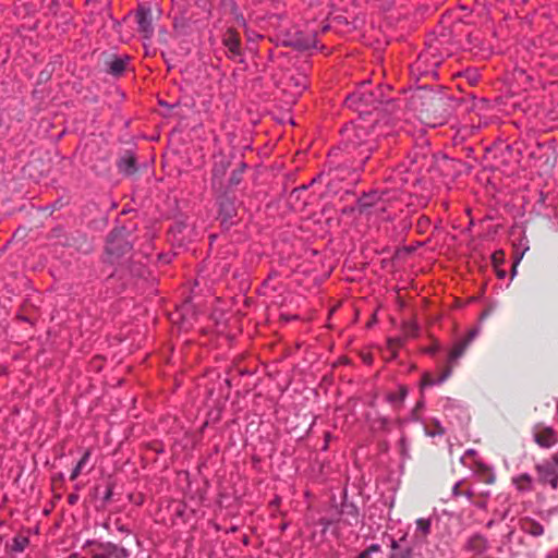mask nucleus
Listing matches in <instances>:
<instances>
[{
	"mask_svg": "<svg viewBox=\"0 0 558 558\" xmlns=\"http://www.w3.org/2000/svg\"><path fill=\"white\" fill-rule=\"evenodd\" d=\"M546 558H555V555H554L553 553H548V554L546 555Z\"/></svg>",
	"mask_w": 558,
	"mask_h": 558,
	"instance_id": "49530a36",
	"label": "nucleus"
},
{
	"mask_svg": "<svg viewBox=\"0 0 558 558\" xmlns=\"http://www.w3.org/2000/svg\"><path fill=\"white\" fill-rule=\"evenodd\" d=\"M439 64H440V61H439L437 58H435V57H434V59H433V61H432V65H433V66H437V65H439Z\"/></svg>",
	"mask_w": 558,
	"mask_h": 558,
	"instance_id": "a19ab883",
	"label": "nucleus"
},
{
	"mask_svg": "<svg viewBox=\"0 0 558 558\" xmlns=\"http://www.w3.org/2000/svg\"><path fill=\"white\" fill-rule=\"evenodd\" d=\"M497 276H498L499 278H505V276H506V271H505V270H497Z\"/></svg>",
	"mask_w": 558,
	"mask_h": 558,
	"instance_id": "79ce46f5",
	"label": "nucleus"
},
{
	"mask_svg": "<svg viewBox=\"0 0 558 558\" xmlns=\"http://www.w3.org/2000/svg\"><path fill=\"white\" fill-rule=\"evenodd\" d=\"M461 482H457L452 487V495L454 497H459L461 495V492L459 489Z\"/></svg>",
	"mask_w": 558,
	"mask_h": 558,
	"instance_id": "c756f323",
	"label": "nucleus"
},
{
	"mask_svg": "<svg viewBox=\"0 0 558 558\" xmlns=\"http://www.w3.org/2000/svg\"><path fill=\"white\" fill-rule=\"evenodd\" d=\"M223 45L228 49L229 58H236L241 56L240 39L235 33L229 31L223 37Z\"/></svg>",
	"mask_w": 558,
	"mask_h": 558,
	"instance_id": "9b49d317",
	"label": "nucleus"
},
{
	"mask_svg": "<svg viewBox=\"0 0 558 558\" xmlns=\"http://www.w3.org/2000/svg\"><path fill=\"white\" fill-rule=\"evenodd\" d=\"M534 440L543 448H550L557 442V436L551 428H545L534 434Z\"/></svg>",
	"mask_w": 558,
	"mask_h": 558,
	"instance_id": "f8f14e48",
	"label": "nucleus"
},
{
	"mask_svg": "<svg viewBox=\"0 0 558 558\" xmlns=\"http://www.w3.org/2000/svg\"><path fill=\"white\" fill-rule=\"evenodd\" d=\"M391 186L383 190H374L364 193L356 202V209L361 215L367 217L375 216L376 218L386 220L389 216H384L388 207L397 201H400L404 191L402 186L414 183L417 181L416 168L405 169L404 166L398 167L392 177H390Z\"/></svg>",
	"mask_w": 558,
	"mask_h": 558,
	"instance_id": "f257e3e1",
	"label": "nucleus"
},
{
	"mask_svg": "<svg viewBox=\"0 0 558 558\" xmlns=\"http://www.w3.org/2000/svg\"><path fill=\"white\" fill-rule=\"evenodd\" d=\"M466 458L464 454L460 458V461L463 465H466Z\"/></svg>",
	"mask_w": 558,
	"mask_h": 558,
	"instance_id": "c03bdc74",
	"label": "nucleus"
},
{
	"mask_svg": "<svg viewBox=\"0 0 558 558\" xmlns=\"http://www.w3.org/2000/svg\"><path fill=\"white\" fill-rule=\"evenodd\" d=\"M132 243L128 238L125 230L114 229L107 238L106 253L110 263L118 262L125 254L131 252Z\"/></svg>",
	"mask_w": 558,
	"mask_h": 558,
	"instance_id": "20e7f679",
	"label": "nucleus"
},
{
	"mask_svg": "<svg viewBox=\"0 0 558 558\" xmlns=\"http://www.w3.org/2000/svg\"><path fill=\"white\" fill-rule=\"evenodd\" d=\"M89 458H90V451L86 450L76 465H80V469L83 470L85 468V465L87 464Z\"/></svg>",
	"mask_w": 558,
	"mask_h": 558,
	"instance_id": "393cba45",
	"label": "nucleus"
},
{
	"mask_svg": "<svg viewBox=\"0 0 558 558\" xmlns=\"http://www.w3.org/2000/svg\"><path fill=\"white\" fill-rule=\"evenodd\" d=\"M359 181V174L356 172L353 173L352 183H355Z\"/></svg>",
	"mask_w": 558,
	"mask_h": 558,
	"instance_id": "37998d69",
	"label": "nucleus"
},
{
	"mask_svg": "<svg viewBox=\"0 0 558 558\" xmlns=\"http://www.w3.org/2000/svg\"><path fill=\"white\" fill-rule=\"evenodd\" d=\"M182 228H185V226H181V225L177 226V229H178L179 232H181Z\"/></svg>",
	"mask_w": 558,
	"mask_h": 558,
	"instance_id": "de8ad7c7",
	"label": "nucleus"
},
{
	"mask_svg": "<svg viewBox=\"0 0 558 558\" xmlns=\"http://www.w3.org/2000/svg\"><path fill=\"white\" fill-rule=\"evenodd\" d=\"M416 530L421 532L424 536L427 535L430 531V520L424 518L417 519Z\"/></svg>",
	"mask_w": 558,
	"mask_h": 558,
	"instance_id": "412c9836",
	"label": "nucleus"
},
{
	"mask_svg": "<svg viewBox=\"0 0 558 558\" xmlns=\"http://www.w3.org/2000/svg\"><path fill=\"white\" fill-rule=\"evenodd\" d=\"M342 136L344 150L349 154H355L360 167L363 166L375 148L373 142L367 138L368 132L366 129L362 125L347 128Z\"/></svg>",
	"mask_w": 558,
	"mask_h": 558,
	"instance_id": "f03ea898",
	"label": "nucleus"
},
{
	"mask_svg": "<svg viewBox=\"0 0 558 558\" xmlns=\"http://www.w3.org/2000/svg\"><path fill=\"white\" fill-rule=\"evenodd\" d=\"M411 327H412V331L411 332L409 331V335L415 336V332L417 331V326L416 325H412Z\"/></svg>",
	"mask_w": 558,
	"mask_h": 558,
	"instance_id": "ea45409f",
	"label": "nucleus"
},
{
	"mask_svg": "<svg viewBox=\"0 0 558 558\" xmlns=\"http://www.w3.org/2000/svg\"><path fill=\"white\" fill-rule=\"evenodd\" d=\"M493 263L496 267H498L499 264L504 260V253L502 251H497L492 255Z\"/></svg>",
	"mask_w": 558,
	"mask_h": 558,
	"instance_id": "b1692460",
	"label": "nucleus"
},
{
	"mask_svg": "<svg viewBox=\"0 0 558 558\" xmlns=\"http://www.w3.org/2000/svg\"><path fill=\"white\" fill-rule=\"evenodd\" d=\"M428 54H429V52H428V51H426V52L421 53V54L418 56V59H417V62H416V66H417V68H420V65H421L422 63H424L425 61H427V59H428Z\"/></svg>",
	"mask_w": 558,
	"mask_h": 558,
	"instance_id": "c85d7f7f",
	"label": "nucleus"
},
{
	"mask_svg": "<svg viewBox=\"0 0 558 558\" xmlns=\"http://www.w3.org/2000/svg\"><path fill=\"white\" fill-rule=\"evenodd\" d=\"M99 551L93 558H130V551L114 543L107 542L98 545Z\"/></svg>",
	"mask_w": 558,
	"mask_h": 558,
	"instance_id": "6e6552de",
	"label": "nucleus"
},
{
	"mask_svg": "<svg viewBox=\"0 0 558 558\" xmlns=\"http://www.w3.org/2000/svg\"><path fill=\"white\" fill-rule=\"evenodd\" d=\"M83 470L80 469V465H75V468L72 470L71 472V475H70V480L71 481H74L78 477V475L81 474Z\"/></svg>",
	"mask_w": 558,
	"mask_h": 558,
	"instance_id": "bb28decb",
	"label": "nucleus"
},
{
	"mask_svg": "<svg viewBox=\"0 0 558 558\" xmlns=\"http://www.w3.org/2000/svg\"><path fill=\"white\" fill-rule=\"evenodd\" d=\"M408 395V389L404 386H400L397 392H390L387 396L388 402L393 405L401 404Z\"/></svg>",
	"mask_w": 558,
	"mask_h": 558,
	"instance_id": "dca6fc26",
	"label": "nucleus"
},
{
	"mask_svg": "<svg viewBox=\"0 0 558 558\" xmlns=\"http://www.w3.org/2000/svg\"><path fill=\"white\" fill-rule=\"evenodd\" d=\"M344 102L349 108L367 111L368 108H377V105L388 104L389 100L383 97L381 90H368V83L363 82L357 90L347 96Z\"/></svg>",
	"mask_w": 558,
	"mask_h": 558,
	"instance_id": "7ed1b4c3",
	"label": "nucleus"
},
{
	"mask_svg": "<svg viewBox=\"0 0 558 558\" xmlns=\"http://www.w3.org/2000/svg\"><path fill=\"white\" fill-rule=\"evenodd\" d=\"M245 167H246V166H245V163H242V165H241V167H240V169L234 170V171L232 172V174H231V177H230V179H229V184H230V185H238V184L241 182V180H242V173H243V171H244Z\"/></svg>",
	"mask_w": 558,
	"mask_h": 558,
	"instance_id": "4be33fe9",
	"label": "nucleus"
},
{
	"mask_svg": "<svg viewBox=\"0 0 558 558\" xmlns=\"http://www.w3.org/2000/svg\"><path fill=\"white\" fill-rule=\"evenodd\" d=\"M381 554V547L378 544H372L355 558H377Z\"/></svg>",
	"mask_w": 558,
	"mask_h": 558,
	"instance_id": "f3484780",
	"label": "nucleus"
},
{
	"mask_svg": "<svg viewBox=\"0 0 558 558\" xmlns=\"http://www.w3.org/2000/svg\"><path fill=\"white\" fill-rule=\"evenodd\" d=\"M477 333H478V330H477V329H473V330H471V331L468 333L466 338H465L463 341H464L465 343H468V345H470V343H471V342L476 338Z\"/></svg>",
	"mask_w": 558,
	"mask_h": 558,
	"instance_id": "a878e982",
	"label": "nucleus"
},
{
	"mask_svg": "<svg viewBox=\"0 0 558 558\" xmlns=\"http://www.w3.org/2000/svg\"><path fill=\"white\" fill-rule=\"evenodd\" d=\"M287 44L300 50H307L315 47L316 37L314 34L296 33Z\"/></svg>",
	"mask_w": 558,
	"mask_h": 558,
	"instance_id": "1a4fd4ad",
	"label": "nucleus"
},
{
	"mask_svg": "<svg viewBox=\"0 0 558 558\" xmlns=\"http://www.w3.org/2000/svg\"><path fill=\"white\" fill-rule=\"evenodd\" d=\"M465 549L475 555H482L487 549V542L482 535L475 534L466 542Z\"/></svg>",
	"mask_w": 558,
	"mask_h": 558,
	"instance_id": "ddd939ff",
	"label": "nucleus"
},
{
	"mask_svg": "<svg viewBox=\"0 0 558 558\" xmlns=\"http://www.w3.org/2000/svg\"><path fill=\"white\" fill-rule=\"evenodd\" d=\"M555 555V558H558V549L556 550V553H553Z\"/></svg>",
	"mask_w": 558,
	"mask_h": 558,
	"instance_id": "8fccbe9b",
	"label": "nucleus"
},
{
	"mask_svg": "<svg viewBox=\"0 0 558 558\" xmlns=\"http://www.w3.org/2000/svg\"><path fill=\"white\" fill-rule=\"evenodd\" d=\"M400 446H401V449H402V453L405 454L407 444H405V439L404 438H401Z\"/></svg>",
	"mask_w": 558,
	"mask_h": 558,
	"instance_id": "f704fd0d",
	"label": "nucleus"
},
{
	"mask_svg": "<svg viewBox=\"0 0 558 558\" xmlns=\"http://www.w3.org/2000/svg\"><path fill=\"white\" fill-rule=\"evenodd\" d=\"M302 82H296L295 85L296 87H299L301 90L305 89L306 88V83H305V80L304 78H301Z\"/></svg>",
	"mask_w": 558,
	"mask_h": 558,
	"instance_id": "473e14b6",
	"label": "nucleus"
},
{
	"mask_svg": "<svg viewBox=\"0 0 558 558\" xmlns=\"http://www.w3.org/2000/svg\"><path fill=\"white\" fill-rule=\"evenodd\" d=\"M520 259H521V256L520 257H517L514 263H513V267H512V277L517 274V266L518 264L520 263Z\"/></svg>",
	"mask_w": 558,
	"mask_h": 558,
	"instance_id": "2f4dec72",
	"label": "nucleus"
},
{
	"mask_svg": "<svg viewBox=\"0 0 558 558\" xmlns=\"http://www.w3.org/2000/svg\"><path fill=\"white\" fill-rule=\"evenodd\" d=\"M532 534L535 536L543 534V527L541 525L535 526L534 530L532 531Z\"/></svg>",
	"mask_w": 558,
	"mask_h": 558,
	"instance_id": "7c9ffc66",
	"label": "nucleus"
},
{
	"mask_svg": "<svg viewBox=\"0 0 558 558\" xmlns=\"http://www.w3.org/2000/svg\"><path fill=\"white\" fill-rule=\"evenodd\" d=\"M113 495V488L111 486H108L106 489V493L104 495V502H108Z\"/></svg>",
	"mask_w": 558,
	"mask_h": 558,
	"instance_id": "cd10ccee",
	"label": "nucleus"
},
{
	"mask_svg": "<svg viewBox=\"0 0 558 558\" xmlns=\"http://www.w3.org/2000/svg\"><path fill=\"white\" fill-rule=\"evenodd\" d=\"M451 375V368H446L438 377H434L429 374H425L422 379L423 387L441 385L445 383Z\"/></svg>",
	"mask_w": 558,
	"mask_h": 558,
	"instance_id": "2eb2a0df",
	"label": "nucleus"
},
{
	"mask_svg": "<svg viewBox=\"0 0 558 558\" xmlns=\"http://www.w3.org/2000/svg\"><path fill=\"white\" fill-rule=\"evenodd\" d=\"M465 496H466L469 499H471V498H472V496H473V494H472V492H466V493H465Z\"/></svg>",
	"mask_w": 558,
	"mask_h": 558,
	"instance_id": "a18cd8bd",
	"label": "nucleus"
},
{
	"mask_svg": "<svg viewBox=\"0 0 558 558\" xmlns=\"http://www.w3.org/2000/svg\"><path fill=\"white\" fill-rule=\"evenodd\" d=\"M322 523L325 527L333 523L343 524L348 526H356L360 523V512L356 506L353 504L344 502L341 505V509L338 513V519L336 521L322 519Z\"/></svg>",
	"mask_w": 558,
	"mask_h": 558,
	"instance_id": "423d86ee",
	"label": "nucleus"
},
{
	"mask_svg": "<svg viewBox=\"0 0 558 558\" xmlns=\"http://www.w3.org/2000/svg\"><path fill=\"white\" fill-rule=\"evenodd\" d=\"M138 32L145 39H150L154 34L153 14L149 7L141 5L136 11Z\"/></svg>",
	"mask_w": 558,
	"mask_h": 558,
	"instance_id": "0eeeda50",
	"label": "nucleus"
},
{
	"mask_svg": "<svg viewBox=\"0 0 558 558\" xmlns=\"http://www.w3.org/2000/svg\"><path fill=\"white\" fill-rule=\"evenodd\" d=\"M145 266L142 263H138V265L131 268V272L137 277H143L145 275Z\"/></svg>",
	"mask_w": 558,
	"mask_h": 558,
	"instance_id": "5701e85b",
	"label": "nucleus"
},
{
	"mask_svg": "<svg viewBox=\"0 0 558 558\" xmlns=\"http://www.w3.org/2000/svg\"><path fill=\"white\" fill-rule=\"evenodd\" d=\"M476 454V451L474 449H468L465 452H464V456L465 457H470V456H474Z\"/></svg>",
	"mask_w": 558,
	"mask_h": 558,
	"instance_id": "58836bf2",
	"label": "nucleus"
},
{
	"mask_svg": "<svg viewBox=\"0 0 558 558\" xmlns=\"http://www.w3.org/2000/svg\"><path fill=\"white\" fill-rule=\"evenodd\" d=\"M219 215L221 217L222 225H232V218L235 215V209L233 203L229 199L222 201L220 203V211Z\"/></svg>",
	"mask_w": 558,
	"mask_h": 558,
	"instance_id": "4468645a",
	"label": "nucleus"
},
{
	"mask_svg": "<svg viewBox=\"0 0 558 558\" xmlns=\"http://www.w3.org/2000/svg\"><path fill=\"white\" fill-rule=\"evenodd\" d=\"M536 470L541 483L548 484L554 489L558 487V454L539 463Z\"/></svg>",
	"mask_w": 558,
	"mask_h": 558,
	"instance_id": "39448f33",
	"label": "nucleus"
},
{
	"mask_svg": "<svg viewBox=\"0 0 558 558\" xmlns=\"http://www.w3.org/2000/svg\"><path fill=\"white\" fill-rule=\"evenodd\" d=\"M125 60L121 59V58H116L114 60H112L110 62V73L118 76L120 74H122L125 70Z\"/></svg>",
	"mask_w": 558,
	"mask_h": 558,
	"instance_id": "6ab92c4d",
	"label": "nucleus"
},
{
	"mask_svg": "<svg viewBox=\"0 0 558 558\" xmlns=\"http://www.w3.org/2000/svg\"><path fill=\"white\" fill-rule=\"evenodd\" d=\"M78 497L77 495H70L69 496V504L74 505L77 501Z\"/></svg>",
	"mask_w": 558,
	"mask_h": 558,
	"instance_id": "72a5a7b5",
	"label": "nucleus"
},
{
	"mask_svg": "<svg viewBox=\"0 0 558 558\" xmlns=\"http://www.w3.org/2000/svg\"><path fill=\"white\" fill-rule=\"evenodd\" d=\"M393 3V0H384L383 8L388 9Z\"/></svg>",
	"mask_w": 558,
	"mask_h": 558,
	"instance_id": "e433bc0d",
	"label": "nucleus"
},
{
	"mask_svg": "<svg viewBox=\"0 0 558 558\" xmlns=\"http://www.w3.org/2000/svg\"><path fill=\"white\" fill-rule=\"evenodd\" d=\"M119 171L125 175H132L137 171L136 159L132 153H126L117 162Z\"/></svg>",
	"mask_w": 558,
	"mask_h": 558,
	"instance_id": "9d476101",
	"label": "nucleus"
},
{
	"mask_svg": "<svg viewBox=\"0 0 558 558\" xmlns=\"http://www.w3.org/2000/svg\"><path fill=\"white\" fill-rule=\"evenodd\" d=\"M494 481V476H490L488 480V483H492Z\"/></svg>",
	"mask_w": 558,
	"mask_h": 558,
	"instance_id": "09e8293b",
	"label": "nucleus"
},
{
	"mask_svg": "<svg viewBox=\"0 0 558 558\" xmlns=\"http://www.w3.org/2000/svg\"><path fill=\"white\" fill-rule=\"evenodd\" d=\"M468 347V343H465L463 340L458 342L449 353V362H454L456 360L461 357L464 354Z\"/></svg>",
	"mask_w": 558,
	"mask_h": 558,
	"instance_id": "a211bd4d",
	"label": "nucleus"
},
{
	"mask_svg": "<svg viewBox=\"0 0 558 558\" xmlns=\"http://www.w3.org/2000/svg\"><path fill=\"white\" fill-rule=\"evenodd\" d=\"M519 478L521 481H525L526 483L531 482V476L529 474H522Z\"/></svg>",
	"mask_w": 558,
	"mask_h": 558,
	"instance_id": "c9c22d12",
	"label": "nucleus"
},
{
	"mask_svg": "<svg viewBox=\"0 0 558 558\" xmlns=\"http://www.w3.org/2000/svg\"><path fill=\"white\" fill-rule=\"evenodd\" d=\"M29 541L26 536H15L13 538V543L11 549L15 553H22L28 545Z\"/></svg>",
	"mask_w": 558,
	"mask_h": 558,
	"instance_id": "aec40b11",
	"label": "nucleus"
},
{
	"mask_svg": "<svg viewBox=\"0 0 558 558\" xmlns=\"http://www.w3.org/2000/svg\"><path fill=\"white\" fill-rule=\"evenodd\" d=\"M355 210V207H344L342 209V213L343 214H350V213H353Z\"/></svg>",
	"mask_w": 558,
	"mask_h": 558,
	"instance_id": "4c0bfd02",
	"label": "nucleus"
}]
</instances>
